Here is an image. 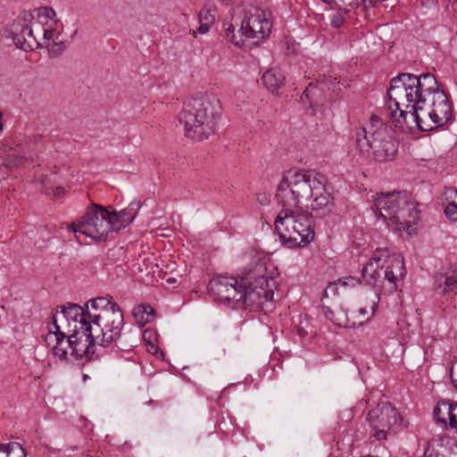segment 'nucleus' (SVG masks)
<instances>
[{
    "label": "nucleus",
    "mask_w": 457,
    "mask_h": 457,
    "mask_svg": "<svg viewBox=\"0 0 457 457\" xmlns=\"http://www.w3.org/2000/svg\"><path fill=\"white\" fill-rule=\"evenodd\" d=\"M384 114L403 132L430 131L451 120L453 106L433 74L400 73L391 79Z\"/></svg>",
    "instance_id": "nucleus-1"
},
{
    "label": "nucleus",
    "mask_w": 457,
    "mask_h": 457,
    "mask_svg": "<svg viewBox=\"0 0 457 457\" xmlns=\"http://www.w3.org/2000/svg\"><path fill=\"white\" fill-rule=\"evenodd\" d=\"M313 188L309 170H289L278 186L276 197L281 210L274 226L288 248L303 246L314 239Z\"/></svg>",
    "instance_id": "nucleus-2"
},
{
    "label": "nucleus",
    "mask_w": 457,
    "mask_h": 457,
    "mask_svg": "<svg viewBox=\"0 0 457 457\" xmlns=\"http://www.w3.org/2000/svg\"><path fill=\"white\" fill-rule=\"evenodd\" d=\"M404 270L403 260L400 255L391 254L387 248H377L373 252L372 256L362 268L361 276L364 282L377 291L368 304L351 312L352 318L359 319L358 321H353V325L356 323L362 325L374 316L380 300V294L395 292Z\"/></svg>",
    "instance_id": "nucleus-3"
},
{
    "label": "nucleus",
    "mask_w": 457,
    "mask_h": 457,
    "mask_svg": "<svg viewBox=\"0 0 457 457\" xmlns=\"http://www.w3.org/2000/svg\"><path fill=\"white\" fill-rule=\"evenodd\" d=\"M140 208V203L133 202L120 212L112 206L107 208L93 204L78 221L70 225L75 237L84 235L96 241H104L112 230H120L130 224Z\"/></svg>",
    "instance_id": "nucleus-4"
},
{
    "label": "nucleus",
    "mask_w": 457,
    "mask_h": 457,
    "mask_svg": "<svg viewBox=\"0 0 457 457\" xmlns=\"http://www.w3.org/2000/svg\"><path fill=\"white\" fill-rule=\"evenodd\" d=\"M220 109L218 101L207 95L185 101L179 114L185 136L195 141H203L214 135L220 119Z\"/></svg>",
    "instance_id": "nucleus-5"
},
{
    "label": "nucleus",
    "mask_w": 457,
    "mask_h": 457,
    "mask_svg": "<svg viewBox=\"0 0 457 457\" xmlns=\"http://www.w3.org/2000/svg\"><path fill=\"white\" fill-rule=\"evenodd\" d=\"M87 319L91 322L89 331L93 330L97 342H120L123 340L121 330L124 317L120 306L112 302L111 296H99L90 299L85 304Z\"/></svg>",
    "instance_id": "nucleus-6"
},
{
    "label": "nucleus",
    "mask_w": 457,
    "mask_h": 457,
    "mask_svg": "<svg viewBox=\"0 0 457 457\" xmlns=\"http://www.w3.org/2000/svg\"><path fill=\"white\" fill-rule=\"evenodd\" d=\"M371 209L378 218L398 231H408L418 219L416 207L405 192L382 193Z\"/></svg>",
    "instance_id": "nucleus-7"
},
{
    "label": "nucleus",
    "mask_w": 457,
    "mask_h": 457,
    "mask_svg": "<svg viewBox=\"0 0 457 457\" xmlns=\"http://www.w3.org/2000/svg\"><path fill=\"white\" fill-rule=\"evenodd\" d=\"M265 272L263 264H257L253 270L241 278L239 295L242 299L237 303L238 307L256 312L264 303L273 299L275 280Z\"/></svg>",
    "instance_id": "nucleus-8"
},
{
    "label": "nucleus",
    "mask_w": 457,
    "mask_h": 457,
    "mask_svg": "<svg viewBox=\"0 0 457 457\" xmlns=\"http://www.w3.org/2000/svg\"><path fill=\"white\" fill-rule=\"evenodd\" d=\"M356 144L361 152L378 162L390 160L397 153V143L392 139L390 129L375 115L369 128L357 132Z\"/></svg>",
    "instance_id": "nucleus-9"
},
{
    "label": "nucleus",
    "mask_w": 457,
    "mask_h": 457,
    "mask_svg": "<svg viewBox=\"0 0 457 457\" xmlns=\"http://www.w3.org/2000/svg\"><path fill=\"white\" fill-rule=\"evenodd\" d=\"M235 27L230 24L226 29V35L229 37L231 34V41L237 46H244V39L253 38L257 42L269 37L271 31V23L266 16L265 12L255 6H250L245 10L244 19L241 21L240 29H238L240 38L234 33Z\"/></svg>",
    "instance_id": "nucleus-10"
},
{
    "label": "nucleus",
    "mask_w": 457,
    "mask_h": 457,
    "mask_svg": "<svg viewBox=\"0 0 457 457\" xmlns=\"http://www.w3.org/2000/svg\"><path fill=\"white\" fill-rule=\"evenodd\" d=\"M95 333H89L84 329H73L71 334V349L70 352V361H80L83 359L91 360L95 353L96 346L111 348L112 351H128L134 347L132 343H126L120 339V342H108L101 344L95 337Z\"/></svg>",
    "instance_id": "nucleus-11"
},
{
    "label": "nucleus",
    "mask_w": 457,
    "mask_h": 457,
    "mask_svg": "<svg viewBox=\"0 0 457 457\" xmlns=\"http://www.w3.org/2000/svg\"><path fill=\"white\" fill-rule=\"evenodd\" d=\"M367 420L376 440H386L388 435L395 434L403 428V419L389 403L383 402L368 412Z\"/></svg>",
    "instance_id": "nucleus-12"
},
{
    "label": "nucleus",
    "mask_w": 457,
    "mask_h": 457,
    "mask_svg": "<svg viewBox=\"0 0 457 457\" xmlns=\"http://www.w3.org/2000/svg\"><path fill=\"white\" fill-rule=\"evenodd\" d=\"M34 16L26 12L22 17H18L11 26V35L15 46L26 52L31 51L39 46V42L34 34L32 21Z\"/></svg>",
    "instance_id": "nucleus-13"
},
{
    "label": "nucleus",
    "mask_w": 457,
    "mask_h": 457,
    "mask_svg": "<svg viewBox=\"0 0 457 457\" xmlns=\"http://www.w3.org/2000/svg\"><path fill=\"white\" fill-rule=\"evenodd\" d=\"M240 287L241 280L238 281L237 278L228 276L213 278L208 284V291L215 300L236 304L242 299L239 295Z\"/></svg>",
    "instance_id": "nucleus-14"
},
{
    "label": "nucleus",
    "mask_w": 457,
    "mask_h": 457,
    "mask_svg": "<svg viewBox=\"0 0 457 457\" xmlns=\"http://www.w3.org/2000/svg\"><path fill=\"white\" fill-rule=\"evenodd\" d=\"M59 320L55 315L52 316V322L46 336L47 345L52 346L53 354L60 361H70V352L71 349V335L62 330L58 324ZM71 330H68L70 333Z\"/></svg>",
    "instance_id": "nucleus-15"
},
{
    "label": "nucleus",
    "mask_w": 457,
    "mask_h": 457,
    "mask_svg": "<svg viewBox=\"0 0 457 457\" xmlns=\"http://www.w3.org/2000/svg\"><path fill=\"white\" fill-rule=\"evenodd\" d=\"M334 188L328 179L316 174V219L324 218L334 213Z\"/></svg>",
    "instance_id": "nucleus-16"
},
{
    "label": "nucleus",
    "mask_w": 457,
    "mask_h": 457,
    "mask_svg": "<svg viewBox=\"0 0 457 457\" xmlns=\"http://www.w3.org/2000/svg\"><path fill=\"white\" fill-rule=\"evenodd\" d=\"M434 287L438 295L451 297L457 293V266L443 268L435 276Z\"/></svg>",
    "instance_id": "nucleus-17"
},
{
    "label": "nucleus",
    "mask_w": 457,
    "mask_h": 457,
    "mask_svg": "<svg viewBox=\"0 0 457 457\" xmlns=\"http://www.w3.org/2000/svg\"><path fill=\"white\" fill-rule=\"evenodd\" d=\"M59 322L62 320H65L70 323V321H73L74 328L73 329H84L86 331H89L88 326H91V322H89V319H87V312L86 307H82L76 303H69L68 306H62L60 317L57 314H54ZM71 326V324H68ZM93 330L91 331V333Z\"/></svg>",
    "instance_id": "nucleus-18"
},
{
    "label": "nucleus",
    "mask_w": 457,
    "mask_h": 457,
    "mask_svg": "<svg viewBox=\"0 0 457 457\" xmlns=\"http://www.w3.org/2000/svg\"><path fill=\"white\" fill-rule=\"evenodd\" d=\"M338 281L329 282L328 287L325 288L322 297L320 298L321 305L320 310L325 318L330 320L332 323L341 326L340 320L336 317L332 307L337 306V295H338L337 288Z\"/></svg>",
    "instance_id": "nucleus-19"
},
{
    "label": "nucleus",
    "mask_w": 457,
    "mask_h": 457,
    "mask_svg": "<svg viewBox=\"0 0 457 457\" xmlns=\"http://www.w3.org/2000/svg\"><path fill=\"white\" fill-rule=\"evenodd\" d=\"M434 416L438 422L457 430V403H439L434 410Z\"/></svg>",
    "instance_id": "nucleus-20"
},
{
    "label": "nucleus",
    "mask_w": 457,
    "mask_h": 457,
    "mask_svg": "<svg viewBox=\"0 0 457 457\" xmlns=\"http://www.w3.org/2000/svg\"><path fill=\"white\" fill-rule=\"evenodd\" d=\"M262 80L263 86L269 91L278 94V90L285 85L286 76L280 68L274 67L263 73Z\"/></svg>",
    "instance_id": "nucleus-21"
},
{
    "label": "nucleus",
    "mask_w": 457,
    "mask_h": 457,
    "mask_svg": "<svg viewBox=\"0 0 457 457\" xmlns=\"http://www.w3.org/2000/svg\"><path fill=\"white\" fill-rule=\"evenodd\" d=\"M40 32H43V38L46 40H52L48 44L47 48L49 55L52 57L59 56L65 49L66 46L62 39H60V35H55L53 30L46 29L42 26L36 22L35 23Z\"/></svg>",
    "instance_id": "nucleus-22"
},
{
    "label": "nucleus",
    "mask_w": 457,
    "mask_h": 457,
    "mask_svg": "<svg viewBox=\"0 0 457 457\" xmlns=\"http://www.w3.org/2000/svg\"><path fill=\"white\" fill-rule=\"evenodd\" d=\"M445 200L449 201L445 208V214L450 220H457V189L446 188L445 191Z\"/></svg>",
    "instance_id": "nucleus-23"
},
{
    "label": "nucleus",
    "mask_w": 457,
    "mask_h": 457,
    "mask_svg": "<svg viewBox=\"0 0 457 457\" xmlns=\"http://www.w3.org/2000/svg\"><path fill=\"white\" fill-rule=\"evenodd\" d=\"M132 314L137 323L144 327L154 316V310L149 304H140L133 309Z\"/></svg>",
    "instance_id": "nucleus-24"
},
{
    "label": "nucleus",
    "mask_w": 457,
    "mask_h": 457,
    "mask_svg": "<svg viewBox=\"0 0 457 457\" xmlns=\"http://www.w3.org/2000/svg\"><path fill=\"white\" fill-rule=\"evenodd\" d=\"M198 21L199 27L196 30L193 31L194 37H195L197 33L203 35L209 31L214 22V15L212 13L211 10H201L198 14Z\"/></svg>",
    "instance_id": "nucleus-25"
},
{
    "label": "nucleus",
    "mask_w": 457,
    "mask_h": 457,
    "mask_svg": "<svg viewBox=\"0 0 457 457\" xmlns=\"http://www.w3.org/2000/svg\"><path fill=\"white\" fill-rule=\"evenodd\" d=\"M0 457H27V453L19 443L1 444Z\"/></svg>",
    "instance_id": "nucleus-26"
},
{
    "label": "nucleus",
    "mask_w": 457,
    "mask_h": 457,
    "mask_svg": "<svg viewBox=\"0 0 457 457\" xmlns=\"http://www.w3.org/2000/svg\"><path fill=\"white\" fill-rule=\"evenodd\" d=\"M450 450L435 443H428L424 452V457H450ZM454 457H457V446L452 448Z\"/></svg>",
    "instance_id": "nucleus-27"
},
{
    "label": "nucleus",
    "mask_w": 457,
    "mask_h": 457,
    "mask_svg": "<svg viewBox=\"0 0 457 457\" xmlns=\"http://www.w3.org/2000/svg\"><path fill=\"white\" fill-rule=\"evenodd\" d=\"M364 7L369 6L366 0H332V3L328 4L330 8L337 7L338 9H345V12L350 9L357 8L360 5Z\"/></svg>",
    "instance_id": "nucleus-28"
},
{
    "label": "nucleus",
    "mask_w": 457,
    "mask_h": 457,
    "mask_svg": "<svg viewBox=\"0 0 457 457\" xmlns=\"http://www.w3.org/2000/svg\"><path fill=\"white\" fill-rule=\"evenodd\" d=\"M321 75L319 74V77ZM319 87L320 89L325 90V87H327L328 90H331L333 92H336L338 88V82H337V78L332 76H329L328 78L326 77L325 74H322V78L316 79V87Z\"/></svg>",
    "instance_id": "nucleus-29"
},
{
    "label": "nucleus",
    "mask_w": 457,
    "mask_h": 457,
    "mask_svg": "<svg viewBox=\"0 0 457 457\" xmlns=\"http://www.w3.org/2000/svg\"><path fill=\"white\" fill-rule=\"evenodd\" d=\"M312 82H310L306 87L305 90L303 92L300 97V103L304 106L308 107L312 111V98H313V89H312Z\"/></svg>",
    "instance_id": "nucleus-30"
},
{
    "label": "nucleus",
    "mask_w": 457,
    "mask_h": 457,
    "mask_svg": "<svg viewBox=\"0 0 457 457\" xmlns=\"http://www.w3.org/2000/svg\"><path fill=\"white\" fill-rule=\"evenodd\" d=\"M26 159L16 154H8L4 161V166L9 169L24 165Z\"/></svg>",
    "instance_id": "nucleus-31"
},
{
    "label": "nucleus",
    "mask_w": 457,
    "mask_h": 457,
    "mask_svg": "<svg viewBox=\"0 0 457 457\" xmlns=\"http://www.w3.org/2000/svg\"><path fill=\"white\" fill-rule=\"evenodd\" d=\"M37 17L41 20L42 22H46L49 20H53L55 17V12L53 8L50 7H40L37 10Z\"/></svg>",
    "instance_id": "nucleus-32"
},
{
    "label": "nucleus",
    "mask_w": 457,
    "mask_h": 457,
    "mask_svg": "<svg viewBox=\"0 0 457 457\" xmlns=\"http://www.w3.org/2000/svg\"><path fill=\"white\" fill-rule=\"evenodd\" d=\"M345 23V17L340 12H334L330 17V25L338 29Z\"/></svg>",
    "instance_id": "nucleus-33"
},
{
    "label": "nucleus",
    "mask_w": 457,
    "mask_h": 457,
    "mask_svg": "<svg viewBox=\"0 0 457 457\" xmlns=\"http://www.w3.org/2000/svg\"><path fill=\"white\" fill-rule=\"evenodd\" d=\"M337 281H338L339 285L344 287H354L361 283V281L354 277H347V278H339Z\"/></svg>",
    "instance_id": "nucleus-34"
},
{
    "label": "nucleus",
    "mask_w": 457,
    "mask_h": 457,
    "mask_svg": "<svg viewBox=\"0 0 457 457\" xmlns=\"http://www.w3.org/2000/svg\"><path fill=\"white\" fill-rule=\"evenodd\" d=\"M287 47L285 49V54L287 55H295L298 53L299 45L295 42L287 41Z\"/></svg>",
    "instance_id": "nucleus-35"
},
{
    "label": "nucleus",
    "mask_w": 457,
    "mask_h": 457,
    "mask_svg": "<svg viewBox=\"0 0 457 457\" xmlns=\"http://www.w3.org/2000/svg\"><path fill=\"white\" fill-rule=\"evenodd\" d=\"M63 192H64L63 187H57L55 189V195H61L62 194H63Z\"/></svg>",
    "instance_id": "nucleus-36"
},
{
    "label": "nucleus",
    "mask_w": 457,
    "mask_h": 457,
    "mask_svg": "<svg viewBox=\"0 0 457 457\" xmlns=\"http://www.w3.org/2000/svg\"><path fill=\"white\" fill-rule=\"evenodd\" d=\"M368 403V400H363L361 401V403H359V404L355 407L356 409H361L362 406H364L365 404Z\"/></svg>",
    "instance_id": "nucleus-37"
},
{
    "label": "nucleus",
    "mask_w": 457,
    "mask_h": 457,
    "mask_svg": "<svg viewBox=\"0 0 457 457\" xmlns=\"http://www.w3.org/2000/svg\"><path fill=\"white\" fill-rule=\"evenodd\" d=\"M298 334L300 337H303L307 334V331H305L302 327L298 328Z\"/></svg>",
    "instance_id": "nucleus-38"
},
{
    "label": "nucleus",
    "mask_w": 457,
    "mask_h": 457,
    "mask_svg": "<svg viewBox=\"0 0 457 457\" xmlns=\"http://www.w3.org/2000/svg\"><path fill=\"white\" fill-rule=\"evenodd\" d=\"M3 129V124H2V113L0 112V130Z\"/></svg>",
    "instance_id": "nucleus-39"
},
{
    "label": "nucleus",
    "mask_w": 457,
    "mask_h": 457,
    "mask_svg": "<svg viewBox=\"0 0 457 457\" xmlns=\"http://www.w3.org/2000/svg\"><path fill=\"white\" fill-rule=\"evenodd\" d=\"M325 4H330L332 3V0H322Z\"/></svg>",
    "instance_id": "nucleus-40"
}]
</instances>
